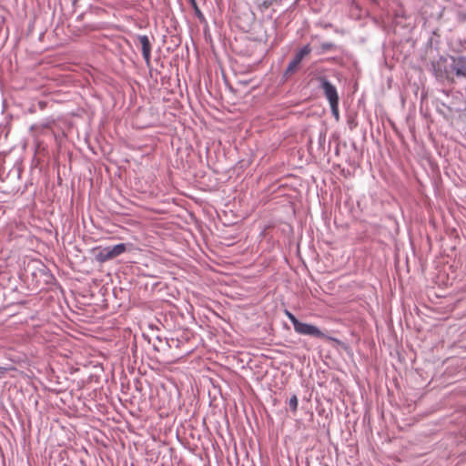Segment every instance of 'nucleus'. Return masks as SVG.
Returning a JSON list of instances; mask_svg holds the SVG:
<instances>
[{
	"label": "nucleus",
	"mask_w": 466,
	"mask_h": 466,
	"mask_svg": "<svg viewBox=\"0 0 466 466\" xmlns=\"http://www.w3.org/2000/svg\"><path fill=\"white\" fill-rule=\"evenodd\" d=\"M450 69L447 67L448 59L441 56L438 60L431 63L434 74L438 77H448L451 72L457 76H466V56H451Z\"/></svg>",
	"instance_id": "obj_1"
},
{
	"label": "nucleus",
	"mask_w": 466,
	"mask_h": 466,
	"mask_svg": "<svg viewBox=\"0 0 466 466\" xmlns=\"http://www.w3.org/2000/svg\"><path fill=\"white\" fill-rule=\"evenodd\" d=\"M127 249V245L125 243H119L115 246H107L105 248H98V251L95 255V258L99 263H105L111 260L123 253Z\"/></svg>",
	"instance_id": "obj_2"
},
{
	"label": "nucleus",
	"mask_w": 466,
	"mask_h": 466,
	"mask_svg": "<svg viewBox=\"0 0 466 466\" xmlns=\"http://www.w3.org/2000/svg\"><path fill=\"white\" fill-rule=\"evenodd\" d=\"M294 330L300 335H307L319 339L327 338V336L317 326L301 322L300 320L295 326Z\"/></svg>",
	"instance_id": "obj_3"
},
{
	"label": "nucleus",
	"mask_w": 466,
	"mask_h": 466,
	"mask_svg": "<svg viewBox=\"0 0 466 466\" xmlns=\"http://www.w3.org/2000/svg\"><path fill=\"white\" fill-rule=\"evenodd\" d=\"M319 82H320V87L322 88L324 95H325L326 98L328 99L329 103L334 104L335 102H339V95H338L336 86L333 84H331V82L329 81L325 77H321L319 79Z\"/></svg>",
	"instance_id": "obj_4"
},
{
	"label": "nucleus",
	"mask_w": 466,
	"mask_h": 466,
	"mask_svg": "<svg viewBox=\"0 0 466 466\" xmlns=\"http://www.w3.org/2000/svg\"><path fill=\"white\" fill-rule=\"evenodd\" d=\"M137 39L142 47V56L147 64V66L150 65L151 60V44L147 35H138Z\"/></svg>",
	"instance_id": "obj_5"
},
{
	"label": "nucleus",
	"mask_w": 466,
	"mask_h": 466,
	"mask_svg": "<svg viewBox=\"0 0 466 466\" xmlns=\"http://www.w3.org/2000/svg\"><path fill=\"white\" fill-rule=\"evenodd\" d=\"M299 65L298 63H296L295 61L291 60L289 63V65H288V66H287V68H286V70H285V72L283 74V78L288 79L289 76L294 74L299 69Z\"/></svg>",
	"instance_id": "obj_6"
},
{
	"label": "nucleus",
	"mask_w": 466,
	"mask_h": 466,
	"mask_svg": "<svg viewBox=\"0 0 466 466\" xmlns=\"http://www.w3.org/2000/svg\"><path fill=\"white\" fill-rule=\"evenodd\" d=\"M298 398L297 396L294 394L292 395L289 400V409L293 411V412H296L297 411V409H298Z\"/></svg>",
	"instance_id": "obj_7"
},
{
	"label": "nucleus",
	"mask_w": 466,
	"mask_h": 466,
	"mask_svg": "<svg viewBox=\"0 0 466 466\" xmlns=\"http://www.w3.org/2000/svg\"><path fill=\"white\" fill-rule=\"evenodd\" d=\"M311 46L309 45H306L304 46L303 47H301L299 50H298L296 53L301 56L302 58H304L306 56H308L309 54H310L311 52Z\"/></svg>",
	"instance_id": "obj_8"
},
{
	"label": "nucleus",
	"mask_w": 466,
	"mask_h": 466,
	"mask_svg": "<svg viewBox=\"0 0 466 466\" xmlns=\"http://www.w3.org/2000/svg\"><path fill=\"white\" fill-rule=\"evenodd\" d=\"M285 315L288 317V319H289V321L292 323L293 325V328H295V326L298 324V322L299 321L296 316L294 314H292L290 311H289L288 309L285 310Z\"/></svg>",
	"instance_id": "obj_9"
},
{
	"label": "nucleus",
	"mask_w": 466,
	"mask_h": 466,
	"mask_svg": "<svg viewBox=\"0 0 466 466\" xmlns=\"http://www.w3.org/2000/svg\"><path fill=\"white\" fill-rule=\"evenodd\" d=\"M329 106H330V108H331L332 115L334 116V117L336 119H339V102H335L334 104L330 103Z\"/></svg>",
	"instance_id": "obj_10"
},
{
	"label": "nucleus",
	"mask_w": 466,
	"mask_h": 466,
	"mask_svg": "<svg viewBox=\"0 0 466 466\" xmlns=\"http://www.w3.org/2000/svg\"><path fill=\"white\" fill-rule=\"evenodd\" d=\"M192 7H193V8H194V10H195V14H196V15H197L199 19L204 18V15H203V14H202V12L199 10V8L198 7V5H196V6H192Z\"/></svg>",
	"instance_id": "obj_11"
},
{
	"label": "nucleus",
	"mask_w": 466,
	"mask_h": 466,
	"mask_svg": "<svg viewBox=\"0 0 466 466\" xmlns=\"http://www.w3.org/2000/svg\"><path fill=\"white\" fill-rule=\"evenodd\" d=\"M302 59L303 58L301 56H299L297 53L295 54L294 57L292 58V60L295 61L296 63H298L299 65H300Z\"/></svg>",
	"instance_id": "obj_12"
},
{
	"label": "nucleus",
	"mask_w": 466,
	"mask_h": 466,
	"mask_svg": "<svg viewBox=\"0 0 466 466\" xmlns=\"http://www.w3.org/2000/svg\"><path fill=\"white\" fill-rule=\"evenodd\" d=\"M7 371L5 368L0 367V379L3 377V375Z\"/></svg>",
	"instance_id": "obj_13"
},
{
	"label": "nucleus",
	"mask_w": 466,
	"mask_h": 466,
	"mask_svg": "<svg viewBox=\"0 0 466 466\" xmlns=\"http://www.w3.org/2000/svg\"><path fill=\"white\" fill-rule=\"evenodd\" d=\"M192 6H196L197 3L196 0H188Z\"/></svg>",
	"instance_id": "obj_14"
}]
</instances>
